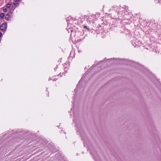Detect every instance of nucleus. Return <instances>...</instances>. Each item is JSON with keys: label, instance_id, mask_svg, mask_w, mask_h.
<instances>
[{"label": "nucleus", "instance_id": "obj_9", "mask_svg": "<svg viewBox=\"0 0 161 161\" xmlns=\"http://www.w3.org/2000/svg\"><path fill=\"white\" fill-rule=\"evenodd\" d=\"M84 28H87V27H86V26H84Z\"/></svg>", "mask_w": 161, "mask_h": 161}, {"label": "nucleus", "instance_id": "obj_4", "mask_svg": "<svg viewBox=\"0 0 161 161\" xmlns=\"http://www.w3.org/2000/svg\"><path fill=\"white\" fill-rule=\"evenodd\" d=\"M5 15L3 13H2L0 14V18L2 19L4 17Z\"/></svg>", "mask_w": 161, "mask_h": 161}, {"label": "nucleus", "instance_id": "obj_3", "mask_svg": "<svg viewBox=\"0 0 161 161\" xmlns=\"http://www.w3.org/2000/svg\"><path fill=\"white\" fill-rule=\"evenodd\" d=\"M18 4V3L17 2H15L13 3L12 6L15 8L16 6Z\"/></svg>", "mask_w": 161, "mask_h": 161}, {"label": "nucleus", "instance_id": "obj_5", "mask_svg": "<svg viewBox=\"0 0 161 161\" xmlns=\"http://www.w3.org/2000/svg\"><path fill=\"white\" fill-rule=\"evenodd\" d=\"M11 6V4L9 3L7 4V7L8 8H9Z\"/></svg>", "mask_w": 161, "mask_h": 161}, {"label": "nucleus", "instance_id": "obj_1", "mask_svg": "<svg viewBox=\"0 0 161 161\" xmlns=\"http://www.w3.org/2000/svg\"><path fill=\"white\" fill-rule=\"evenodd\" d=\"M7 24L6 23H3L0 26V30L2 31L5 32L7 30Z\"/></svg>", "mask_w": 161, "mask_h": 161}, {"label": "nucleus", "instance_id": "obj_2", "mask_svg": "<svg viewBox=\"0 0 161 161\" xmlns=\"http://www.w3.org/2000/svg\"><path fill=\"white\" fill-rule=\"evenodd\" d=\"M12 15L11 13L10 12L8 13L5 16V19L7 20H8L9 19L10 17H11Z\"/></svg>", "mask_w": 161, "mask_h": 161}, {"label": "nucleus", "instance_id": "obj_8", "mask_svg": "<svg viewBox=\"0 0 161 161\" xmlns=\"http://www.w3.org/2000/svg\"><path fill=\"white\" fill-rule=\"evenodd\" d=\"M2 35V33H1V32H0V37H1V36Z\"/></svg>", "mask_w": 161, "mask_h": 161}, {"label": "nucleus", "instance_id": "obj_7", "mask_svg": "<svg viewBox=\"0 0 161 161\" xmlns=\"http://www.w3.org/2000/svg\"><path fill=\"white\" fill-rule=\"evenodd\" d=\"M21 0H14V2H18L20 1Z\"/></svg>", "mask_w": 161, "mask_h": 161}, {"label": "nucleus", "instance_id": "obj_6", "mask_svg": "<svg viewBox=\"0 0 161 161\" xmlns=\"http://www.w3.org/2000/svg\"><path fill=\"white\" fill-rule=\"evenodd\" d=\"M3 12H6L7 11V8H4L3 9Z\"/></svg>", "mask_w": 161, "mask_h": 161}]
</instances>
